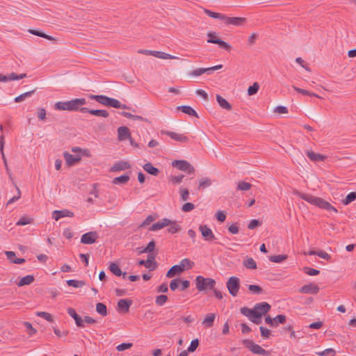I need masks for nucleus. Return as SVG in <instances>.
Returning <instances> with one entry per match:
<instances>
[{
	"label": "nucleus",
	"mask_w": 356,
	"mask_h": 356,
	"mask_svg": "<svg viewBox=\"0 0 356 356\" xmlns=\"http://www.w3.org/2000/svg\"><path fill=\"white\" fill-rule=\"evenodd\" d=\"M295 194L298 195L302 200H305L313 205L317 206L321 209H323L327 211H332L335 213L337 212V209L335 207L321 197H318L310 194L302 193L298 191H296Z\"/></svg>",
	"instance_id": "nucleus-1"
},
{
	"label": "nucleus",
	"mask_w": 356,
	"mask_h": 356,
	"mask_svg": "<svg viewBox=\"0 0 356 356\" xmlns=\"http://www.w3.org/2000/svg\"><path fill=\"white\" fill-rule=\"evenodd\" d=\"M86 104V99L76 98L67 102H58L55 104L54 108L59 111H76L79 109L80 106Z\"/></svg>",
	"instance_id": "nucleus-2"
},
{
	"label": "nucleus",
	"mask_w": 356,
	"mask_h": 356,
	"mask_svg": "<svg viewBox=\"0 0 356 356\" xmlns=\"http://www.w3.org/2000/svg\"><path fill=\"white\" fill-rule=\"evenodd\" d=\"M216 280L213 278H205L202 275H198L195 278L196 289L199 291H206L207 290H212L216 286Z\"/></svg>",
	"instance_id": "nucleus-3"
},
{
	"label": "nucleus",
	"mask_w": 356,
	"mask_h": 356,
	"mask_svg": "<svg viewBox=\"0 0 356 356\" xmlns=\"http://www.w3.org/2000/svg\"><path fill=\"white\" fill-rule=\"evenodd\" d=\"M226 286L231 296L236 297L241 286L240 279L236 276L230 277L226 282Z\"/></svg>",
	"instance_id": "nucleus-4"
},
{
	"label": "nucleus",
	"mask_w": 356,
	"mask_h": 356,
	"mask_svg": "<svg viewBox=\"0 0 356 356\" xmlns=\"http://www.w3.org/2000/svg\"><path fill=\"white\" fill-rule=\"evenodd\" d=\"M242 343L245 346V348L249 349L251 352H252L254 354L266 355V356H268L270 355L268 351L264 350L259 345L256 344L255 343H254L252 341H251L250 339H244V340H243Z\"/></svg>",
	"instance_id": "nucleus-5"
},
{
	"label": "nucleus",
	"mask_w": 356,
	"mask_h": 356,
	"mask_svg": "<svg viewBox=\"0 0 356 356\" xmlns=\"http://www.w3.org/2000/svg\"><path fill=\"white\" fill-rule=\"evenodd\" d=\"M172 166L188 175L193 174L195 171V168L186 160H175L172 162Z\"/></svg>",
	"instance_id": "nucleus-6"
},
{
	"label": "nucleus",
	"mask_w": 356,
	"mask_h": 356,
	"mask_svg": "<svg viewBox=\"0 0 356 356\" xmlns=\"http://www.w3.org/2000/svg\"><path fill=\"white\" fill-rule=\"evenodd\" d=\"M241 313L247 316L250 321L252 323L259 325L261 323V314H257L254 308L250 309L246 307H241L240 309Z\"/></svg>",
	"instance_id": "nucleus-7"
},
{
	"label": "nucleus",
	"mask_w": 356,
	"mask_h": 356,
	"mask_svg": "<svg viewBox=\"0 0 356 356\" xmlns=\"http://www.w3.org/2000/svg\"><path fill=\"white\" fill-rule=\"evenodd\" d=\"M207 36L209 37V40L207 42L209 43H213L218 44L220 48L225 49L227 51H230L232 49V47L227 42L223 41L222 40L218 38L216 33L215 32H209L207 33Z\"/></svg>",
	"instance_id": "nucleus-8"
},
{
	"label": "nucleus",
	"mask_w": 356,
	"mask_h": 356,
	"mask_svg": "<svg viewBox=\"0 0 356 356\" xmlns=\"http://www.w3.org/2000/svg\"><path fill=\"white\" fill-rule=\"evenodd\" d=\"M222 21H224L225 24L227 25L240 26L246 22L247 19L241 17H227L224 15Z\"/></svg>",
	"instance_id": "nucleus-9"
},
{
	"label": "nucleus",
	"mask_w": 356,
	"mask_h": 356,
	"mask_svg": "<svg viewBox=\"0 0 356 356\" xmlns=\"http://www.w3.org/2000/svg\"><path fill=\"white\" fill-rule=\"evenodd\" d=\"M155 254H149L147 260H140L138 262L139 266H145V268H149L150 270H153L157 266L156 262L155 261Z\"/></svg>",
	"instance_id": "nucleus-10"
},
{
	"label": "nucleus",
	"mask_w": 356,
	"mask_h": 356,
	"mask_svg": "<svg viewBox=\"0 0 356 356\" xmlns=\"http://www.w3.org/2000/svg\"><path fill=\"white\" fill-rule=\"evenodd\" d=\"M99 238L97 232H89L83 234L81 238V243L83 244H92L96 242Z\"/></svg>",
	"instance_id": "nucleus-11"
},
{
	"label": "nucleus",
	"mask_w": 356,
	"mask_h": 356,
	"mask_svg": "<svg viewBox=\"0 0 356 356\" xmlns=\"http://www.w3.org/2000/svg\"><path fill=\"white\" fill-rule=\"evenodd\" d=\"M199 230L202 237L207 241H212L216 239L215 235L212 230L206 225H202L199 227Z\"/></svg>",
	"instance_id": "nucleus-12"
},
{
	"label": "nucleus",
	"mask_w": 356,
	"mask_h": 356,
	"mask_svg": "<svg viewBox=\"0 0 356 356\" xmlns=\"http://www.w3.org/2000/svg\"><path fill=\"white\" fill-rule=\"evenodd\" d=\"M320 288L318 286L314 283H309L301 286L299 289V292L305 294H317L319 292Z\"/></svg>",
	"instance_id": "nucleus-13"
},
{
	"label": "nucleus",
	"mask_w": 356,
	"mask_h": 356,
	"mask_svg": "<svg viewBox=\"0 0 356 356\" xmlns=\"http://www.w3.org/2000/svg\"><path fill=\"white\" fill-rule=\"evenodd\" d=\"M164 134L168 136L172 139L179 141L182 143H186L188 142L189 139L187 136L184 134H177L176 132L165 131L163 132Z\"/></svg>",
	"instance_id": "nucleus-14"
},
{
	"label": "nucleus",
	"mask_w": 356,
	"mask_h": 356,
	"mask_svg": "<svg viewBox=\"0 0 356 356\" xmlns=\"http://www.w3.org/2000/svg\"><path fill=\"white\" fill-rule=\"evenodd\" d=\"M253 308H254V310L257 314H261V318L263 315L267 314L270 311L271 307L268 302H262L256 304Z\"/></svg>",
	"instance_id": "nucleus-15"
},
{
	"label": "nucleus",
	"mask_w": 356,
	"mask_h": 356,
	"mask_svg": "<svg viewBox=\"0 0 356 356\" xmlns=\"http://www.w3.org/2000/svg\"><path fill=\"white\" fill-rule=\"evenodd\" d=\"M74 213L67 209L56 210V211H54L52 213V218L56 221L63 217L72 218V217H74Z\"/></svg>",
	"instance_id": "nucleus-16"
},
{
	"label": "nucleus",
	"mask_w": 356,
	"mask_h": 356,
	"mask_svg": "<svg viewBox=\"0 0 356 356\" xmlns=\"http://www.w3.org/2000/svg\"><path fill=\"white\" fill-rule=\"evenodd\" d=\"M67 314L74 318L75 321V323L79 327H83L85 325L83 324V320L82 318L76 313V310L74 308L70 307L67 309Z\"/></svg>",
	"instance_id": "nucleus-17"
},
{
	"label": "nucleus",
	"mask_w": 356,
	"mask_h": 356,
	"mask_svg": "<svg viewBox=\"0 0 356 356\" xmlns=\"http://www.w3.org/2000/svg\"><path fill=\"white\" fill-rule=\"evenodd\" d=\"M133 301L130 299H121L118 302V309L120 312H128Z\"/></svg>",
	"instance_id": "nucleus-18"
},
{
	"label": "nucleus",
	"mask_w": 356,
	"mask_h": 356,
	"mask_svg": "<svg viewBox=\"0 0 356 356\" xmlns=\"http://www.w3.org/2000/svg\"><path fill=\"white\" fill-rule=\"evenodd\" d=\"M118 137L119 140H124L131 138V133L127 127H120L118 129Z\"/></svg>",
	"instance_id": "nucleus-19"
},
{
	"label": "nucleus",
	"mask_w": 356,
	"mask_h": 356,
	"mask_svg": "<svg viewBox=\"0 0 356 356\" xmlns=\"http://www.w3.org/2000/svg\"><path fill=\"white\" fill-rule=\"evenodd\" d=\"M171 222L168 218H163L161 220L154 223L149 228V231H156L168 226Z\"/></svg>",
	"instance_id": "nucleus-20"
},
{
	"label": "nucleus",
	"mask_w": 356,
	"mask_h": 356,
	"mask_svg": "<svg viewBox=\"0 0 356 356\" xmlns=\"http://www.w3.org/2000/svg\"><path fill=\"white\" fill-rule=\"evenodd\" d=\"M64 158L69 166L73 165L81 161L80 156H75L67 152H64Z\"/></svg>",
	"instance_id": "nucleus-21"
},
{
	"label": "nucleus",
	"mask_w": 356,
	"mask_h": 356,
	"mask_svg": "<svg viewBox=\"0 0 356 356\" xmlns=\"http://www.w3.org/2000/svg\"><path fill=\"white\" fill-rule=\"evenodd\" d=\"M89 98L90 99H94L97 101L98 103L104 105V106H108V102L110 97L103 95H90L89 96Z\"/></svg>",
	"instance_id": "nucleus-22"
},
{
	"label": "nucleus",
	"mask_w": 356,
	"mask_h": 356,
	"mask_svg": "<svg viewBox=\"0 0 356 356\" xmlns=\"http://www.w3.org/2000/svg\"><path fill=\"white\" fill-rule=\"evenodd\" d=\"M183 271H184V268L181 267V266H179V264L174 265L167 272L166 277L171 278V277H175L177 274H180Z\"/></svg>",
	"instance_id": "nucleus-23"
},
{
	"label": "nucleus",
	"mask_w": 356,
	"mask_h": 356,
	"mask_svg": "<svg viewBox=\"0 0 356 356\" xmlns=\"http://www.w3.org/2000/svg\"><path fill=\"white\" fill-rule=\"evenodd\" d=\"M111 107H113L115 108H122V109H131V107L127 106L126 104H122L120 103V102L116 99L110 97L109 102H108V106Z\"/></svg>",
	"instance_id": "nucleus-24"
},
{
	"label": "nucleus",
	"mask_w": 356,
	"mask_h": 356,
	"mask_svg": "<svg viewBox=\"0 0 356 356\" xmlns=\"http://www.w3.org/2000/svg\"><path fill=\"white\" fill-rule=\"evenodd\" d=\"M131 168V165L128 162L125 161H119L115 163L111 168V171L117 172L120 170H124L126 169H129Z\"/></svg>",
	"instance_id": "nucleus-25"
},
{
	"label": "nucleus",
	"mask_w": 356,
	"mask_h": 356,
	"mask_svg": "<svg viewBox=\"0 0 356 356\" xmlns=\"http://www.w3.org/2000/svg\"><path fill=\"white\" fill-rule=\"evenodd\" d=\"M143 168L148 174L153 176H157L160 172L159 170L157 168L154 167L153 165L149 162L143 165Z\"/></svg>",
	"instance_id": "nucleus-26"
},
{
	"label": "nucleus",
	"mask_w": 356,
	"mask_h": 356,
	"mask_svg": "<svg viewBox=\"0 0 356 356\" xmlns=\"http://www.w3.org/2000/svg\"><path fill=\"white\" fill-rule=\"evenodd\" d=\"M306 154L312 161H323L326 159V156L315 153L312 151H307Z\"/></svg>",
	"instance_id": "nucleus-27"
},
{
	"label": "nucleus",
	"mask_w": 356,
	"mask_h": 356,
	"mask_svg": "<svg viewBox=\"0 0 356 356\" xmlns=\"http://www.w3.org/2000/svg\"><path fill=\"white\" fill-rule=\"evenodd\" d=\"M215 318L216 314L213 313H210L205 316L204 319L202 321V324L207 328L211 327L213 325Z\"/></svg>",
	"instance_id": "nucleus-28"
},
{
	"label": "nucleus",
	"mask_w": 356,
	"mask_h": 356,
	"mask_svg": "<svg viewBox=\"0 0 356 356\" xmlns=\"http://www.w3.org/2000/svg\"><path fill=\"white\" fill-rule=\"evenodd\" d=\"M216 100H217V102L218 103L219 106L221 108L226 109L227 111L232 110V105L225 98H223L221 95H217Z\"/></svg>",
	"instance_id": "nucleus-29"
},
{
	"label": "nucleus",
	"mask_w": 356,
	"mask_h": 356,
	"mask_svg": "<svg viewBox=\"0 0 356 356\" xmlns=\"http://www.w3.org/2000/svg\"><path fill=\"white\" fill-rule=\"evenodd\" d=\"M177 109L191 116L198 118L197 112L190 106H179Z\"/></svg>",
	"instance_id": "nucleus-30"
},
{
	"label": "nucleus",
	"mask_w": 356,
	"mask_h": 356,
	"mask_svg": "<svg viewBox=\"0 0 356 356\" xmlns=\"http://www.w3.org/2000/svg\"><path fill=\"white\" fill-rule=\"evenodd\" d=\"M34 280V276L32 275H29L20 279V280L17 283V286H23L24 285H29L32 282H33Z\"/></svg>",
	"instance_id": "nucleus-31"
},
{
	"label": "nucleus",
	"mask_w": 356,
	"mask_h": 356,
	"mask_svg": "<svg viewBox=\"0 0 356 356\" xmlns=\"http://www.w3.org/2000/svg\"><path fill=\"white\" fill-rule=\"evenodd\" d=\"M130 179V177L127 175H123L120 177H115L112 183L113 184H127Z\"/></svg>",
	"instance_id": "nucleus-32"
},
{
	"label": "nucleus",
	"mask_w": 356,
	"mask_h": 356,
	"mask_svg": "<svg viewBox=\"0 0 356 356\" xmlns=\"http://www.w3.org/2000/svg\"><path fill=\"white\" fill-rule=\"evenodd\" d=\"M28 31L33 35L47 39L49 40H55V38H53L52 36L47 35L46 33H44L39 30L29 29Z\"/></svg>",
	"instance_id": "nucleus-33"
},
{
	"label": "nucleus",
	"mask_w": 356,
	"mask_h": 356,
	"mask_svg": "<svg viewBox=\"0 0 356 356\" xmlns=\"http://www.w3.org/2000/svg\"><path fill=\"white\" fill-rule=\"evenodd\" d=\"M108 269L115 276L120 277L122 274V272L121 269L120 268L118 264H117L114 262H111L109 264Z\"/></svg>",
	"instance_id": "nucleus-34"
},
{
	"label": "nucleus",
	"mask_w": 356,
	"mask_h": 356,
	"mask_svg": "<svg viewBox=\"0 0 356 356\" xmlns=\"http://www.w3.org/2000/svg\"><path fill=\"white\" fill-rule=\"evenodd\" d=\"M168 226H170L168 229V232L170 234L179 232L181 229V226L177 222V221L171 220V222Z\"/></svg>",
	"instance_id": "nucleus-35"
},
{
	"label": "nucleus",
	"mask_w": 356,
	"mask_h": 356,
	"mask_svg": "<svg viewBox=\"0 0 356 356\" xmlns=\"http://www.w3.org/2000/svg\"><path fill=\"white\" fill-rule=\"evenodd\" d=\"M211 184H212V181L209 178H208V177L202 178V179H200V181H199V185H198L197 188L199 190L204 189V188L210 186L211 185Z\"/></svg>",
	"instance_id": "nucleus-36"
},
{
	"label": "nucleus",
	"mask_w": 356,
	"mask_h": 356,
	"mask_svg": "<svg viewBox=\"0 0 356 356\" xmlns=\"http://www.w3.org/2000/svg\"><path fill=\"white\" fill-rule=\"evenodd\" d=\"M96 311L98 314L103 316H106L108 314L106 305L102 302H98L96 304Z\"/></svg>",
	"instance_id": "nucleus-37"
},
{
	"label": "nucleus",
	"mask_w": 356,
	"mask_h": 356,
	"mask_svg": "<svg viewBox=\"0 0 356 356\" xmlns=\"http://www.w3.org/2000/svg\"><path fill=\"white\" fill-rule=\"evenodd\" d=\"M179 266L184 268V270L191 269L194 266V262L191 261L189 259L185 258L180 261Z\"/></svg>",
	"instance_id": "nucleus-38"
},
{
	"label": "nucleus",
	"mask_w": 356,
	"mask_h": 356,
	"mask_svg": "<svg viewBox=\"0 0 356 356\" xmlns=\"http://www.w3.org/2000/svg\"><path fill=\"white\" fill-rule=\"evenodd\" d=\"M67 284L69 286H73L75 288L82 287L86 285L84 281L82 280H67Z\"/></svg>",
	"instance_id": "nucleus-39"
},
{
	"label": "nucleus",
	"mask_w": 356,
	"mask_h": 356,
	"mask_svg": "<svg viewBox=\"0 0 356 356\" xmlns=\"http://www.w3.org/2000/svg\"><path fill=\"white\" fill-rule=\"evenodd\" d=\"M287 259V255L286 254H278V255H272L269 257V260L271 262L274 263H281L285 261Z\"/></svg>",
	"instance_id": "nucleus-40"
},
{
	"label": "nucleus",
	"mask_w": 356,
	"mask_h": 356,
	"mask_svg": "<svg viewBox=\"0 0 356 356\" xmlns=\"http://www.w3.org/2000/svg\"><path fill=\"white\" fill-rule=\"evenodd\" d=\"M154 56L159 58H161V59H175L176 58V57L172 55H170L169 54H167V53H165L163 51H155Z\"/></svg>",
	"instance_id": "nucleus-41"
},
{
	"label": "nucleus",
	"mask_w": 356,
	"mask_h": 356,
	"mask_svg": "<svg viewBox=\"0 0 356 356\" xmlns=\"http://www.w3.org/2000/svg\"><path fill=\"white\" fill-rule=\"evenodd\" d=\"M356 200V191L355 192H351L347 195L345 199L342 200V203L344 205H348L352 202Z\"/></svg>",
	"instance_id": "nucleus-42"
},
{
	"label": "nucleus",
	"mask_w": 356,
	"mask_h": 356,
	"mask_svg": "<svg viewBox=\"0 0 356 356\" xmlns=\"http://www.w3.org/2000/svg\"><path fill=\"white\" fill-rule=\"evenodd\" d=\"M90 114L98 116V117H102V118H108L109 115V113L106 110H94L91 109V111H90Z\"/></svg>",
	"instance_id": "nucleus-43"
},
{
	"label": "nucleus",
	"mask_w": 356,
	"mask_h": 356,
	"mask_svg": "<svg viewBox=\"0 0 356 356\" xmlns=\"http://www.w3.org/2000/svg\"><path fill=\"white\" fill-rule=\"evenodd\" d=\"M243 265L248 269H256L257 268V263L252 258H247V259L243 261Z\"/></svg>",
	"instance_id": "nucleus-44"
},
{
	"label": "nucleus",
	"mask_w": 356,
	"mask_h": 356,
	"mask_svg": "<svg viewBox=\"0 0 356 356\" xmlns=\"http://www.w3.org/2000/svg\"><path fill=\"white\" fill-rule=\"evenodd\" d=\"M35 90H33L26 92L23 94L19 95V96H17L15 98V102H20L24 101L26 97H31L35 92Z\"/></svg>",
	"instance_id": "nucleus-45"
},
{
	"label": "nucleus",
	"mask_w": 356,
	"mask_h": 356,
	"mask_svg": "<svg viewBox=\"0 0 356 356\" xmlns=\"http://www.w3.org/2000/svg\"><path fill=\"white\" fill-rule=\"evenodd\" d=\"M204 13L207 14L210 17L219 19L220 20H222L224 17V14L215 13L208 9H204Z\"/></svg>",
	"instance_id": "nucleus-46"
},
{
	"label": "nucleus",
	"mask_w": 356,
	"mask_h": 356,
	"mask_svg": "<svg viewBox=\"0 0 356 356\" xmlns=\"http://www.w3.org/2000/svg\"><path fill=\"white\" fill-rule=\"evenodd\" d=\"M33 218H31L30 217L22 216L16 222V225L18 226H23V225L31 224L33 222Z\"/></svg>",
	"instance_id": "nucleus-47"
},
{
	"label": "nucleus",
	"mask_w": 356,
	"mask_h": 356,
	"mask_svg": "<svg viewBox=\"0 0 356 356\" xmlns=\"http://www.w3.org/2000/svg\"><path fill=\"white\" fill-rule=\"evenodd\" d=\"M293 88L296 92L301 93L304 95H309L310 97H316L320 98V97L318 95H316V93L309 92V90L302 89V88H298L296 86H293Z\"/></svg>",
	"instance_id": "nucleus-48"
},
{
	"label": "nucleus",
	"mask_w": 356,
	"mask_h": 356,
	"mask_svg": "<svg viewBox=\"0 0 356 356\" xmlns=\"http://www.w3.org/2000/svg\"><path fill=\"white\" fill-rule=\"evenodd\" d=\"M302 271L310 276L317 275L320 273V270L307 266L303 267Z\"/></svg>",
	"instance_id": "nucleus-49"
},
{
	"label": "nucleus",
	"mask_w": 356,
	"mask_h": 356,
	"mask_svg": "<svg viewBox=\"0 0 356 356\" xmlns=\"http://www.w3.org/2000/svg\"><path fill=\"white\" fill-rule=\"evenodd\" d=\"M252 188V184L245 181H239L236 189L238 191H248Z\"/></svg>",
	"instance_id": "nucleus-50"
},
{
	"label": "nucleus",
	"mask_w": 356,
	"mask_h": 356,
	"mask_svg": "<svg viewBox=\"0 0 356 356\" xmlns=\"http://www.w3.org/2000/svg\"><path fill=\"white\" fill-rule=\"evenodd\" d=\"M26 77V74H21L19 75H17L16 73L13 72L8 76H6L7 81H15L18 79H22Z\"/></svg>",
	"instance_id": "nucleus-51"
},
{
	"label": "nucleus",
	"mask_w": 356,
	"mask_h": 356,
	"mask_svg": "<svg viewBox=\"0 0 356 356\" xmlns=\"http://www.w3.org/2000/svg\"><path fill=\"white\" fill-rule=\"evenodd\" d=\"M259 89V85L257 82L254 83L252 86H249L248 89V95H255Z\"/></svg>",
	"instance_id": "nucleus-52"
},
{
	"label": "nucleus",
	"mask_w": 356,
	"mask_h": 356,
	"mask_svg": "<svg viewBox=\"0 0 356 356\" xmlns=\"http://www.w3.org/2000/svg\"><path fill=\"white\" fill-rule=\"evenodd\" d=\"M179 193L181 195V200L184 202L187 201L189 199V191L187 188L181 187L179 188Z\"/></svg>",
	"instance_id": "nucleus-53"
},
{
	"label": "nucleus",
	"mask_w": 356,
	"mask_h": 356,
	"mask_svg": "<svg viewBox=\"0 0 356 356\" xmlns=\"http://www.w3.org/2000/svg\"><path fill=\"white\" fill-rule=\"evenodd\" d=\"M168 298L166 295H160L156 296L155 302L159 306H163L168 300Z\"/></svg>",
	"instance_id": "nucleus-54"
},
{
	"label": "nucleus",
	"mask_w": 356,
	"mask_h": 356,
	"mask_svg": "<svg viewBox=\"0 0 356 356\" xmlns=\"http://www.w3.org/2000/svg\"><path fill=\"white\" fill-rule=\"evenodd\" d=\"M248 289L254 294H261L264 291L261 286L254 284L249 285Z\"/></svg>",
	"instance_id": "nucleus-55"
},
{
	"label": "nucleus",
	"mask_w": 356,
	"mask_h": 356,
	"mask_svg": "<svg viewBox=\"0 0 356 356\" xmlns=\"http://www.w3.org/2000/svg\"><path fill=\"white\" fill-rule=\"evenodd\" d=\"M273 321L274 323L275 324V327H277L278 323L283 324L286 322V316L283 314H279L273 318Z\"/></svg>",
	"instance_id": "nucleus-56"
},
{
	"label": "nucleus",
	"mask_w": 356,
	"mask_h": 356,
	"mask_svg": "<svg viewBox=\"0 0 356 356\" xmlns=\"http://www.w3.org/2000/svg\"><path fill=\"white\" fill-rule=\"evenodd\" d=\"M36 315L38 316L44 318V319H46L49 322H52L53 321L52 316L50 314L47 313V312H38L36 313Z\"/></svg>",
	"instance_id": "nucleus-57"
},
{
	"label": "nucleus",
	"mask_w": 356,
	"mask_h": 356,
	"mask_svg": "<svg viewBox=\"0 0 356 356\" xmlns=\"http://www.w3.org/2000/svg\"><path fill=\"white\" fill-rule=\"evenodd\" d=\"M198 346H199V340L197 339H195L192 340V341H191L189 347L188 348L187 350L189 353H193V352H194L197 349Z\"/></svg>",
	"instance_id": "nucleus-58"
},
{
	"label": "nucleus",
	"mask_w": 356,
	"mask_h": 356,
	"mask_svg": "<svg viewBox=\"0 0 356 356\" xmlns=\"http://www.w3.org/2000/svg\"><path fill=\"white\" fill-rule=\"evenodd\" d=\"M133 346L131 343H122L116 347L118 351L121 352L127 349L131 348Z\"/></svg>",
	"instance_id": "nucleus-59"
},
{
	"label": "nucleus",
	"mask_w": 356,
	"mask_h": 356,
	"mask_svg": "<svg viewBox=\"0 0 356 356\" xmlns=\"http://www.w3.org/2000/svg\"><path fill=\"white\" fill-rule=\"evenodd\" d=\"M261 225V222L259 220L254 219L252 220L248 225V228L250 229H254Z\"/></svg>",
	"instance_id": "nucleus-60"
},
{
	"label": "nucleus",
	"mask_w": 356,
	"mask_h": 356,
	"mask_svg": "<svg viewBox=\"0 0 356 356\" xmlns=\"http://www.w3.org/2000/svg\"><path fill=\"white\" fill-rule=\"evenodd\" d=\"M24 325L29 330L28 334L29 336H33L36 333V330L33 327L31 323L26 321L24 323Z\"/></svg>",
	"instance_id": "nucleus-61"
},
{
	"label": "nucleus",
	"mask_w": 356,
	"mask_h": 356,
	"mask_svg": "<svg viewBox=\"0 0 356 356\" xmlns=\"http://www.w3.org/2000/svg\"><path fill=\"white\" fill-rule=\"evenodd\" d=\"M184 177V175H179L178 176L171 177L170 179V181L173 184H179L183 181Z\"/></svg>",
	"instance_id": "nucleus-62"
},
{
	"label": "nucleus",
	"mask_w": 356,
	"mask_h": 356,
	"mask_svg": "<svg viewBox=\"0 0 356 356\" xmlns=\"http://www.w3.org/2000/svg\"><path fill=\"white\" fill-rule=\"evenodd\" d=\"M155 248V242L154 240H152L144 248V251L147 252V253L152 254V252L154 251Z\"/></svg>",
	"instance_id": "nucleus-63"
},
{
	"label": "nucleus",
	"mask_w": 356,
	"mask_h": 356,
	"mask_svg": "<svg viewBox=\"0 0 356 356\" xmlns=\"http://www.w3.org/2000/svg\"><path fill=\"white\" fill-rule=\"evenodd\" d=\"M194 208L195 206L193 203L186 202L182 206L181 211L184 212H189L192 211Z\"/></svg>",
	"instance_id": "nucleus-64"
}]
</instances>
